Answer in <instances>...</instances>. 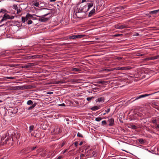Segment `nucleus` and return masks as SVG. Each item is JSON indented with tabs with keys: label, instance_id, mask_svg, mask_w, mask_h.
I'll return each instance as SVG.
<instances>
[{
	"label": "nucleus",
	"instance_id": "79ce46f5",
	"mask_svg": "<svg viewBox=\"0 0 159 159\" xmlns=\"http://www.w3.org/2000/svg\"><path fill=\"white\" fill-rule=\"evenodd\" d=\"M102 118L101 117H97L95 118V120L97 121H99L102 120Z\"/></svg>",
	"mask_w": 159,
	"mask_h": 159
},
{
	"label": "nucleus",
	"instance_id": "6e6d98bb",
	"mask_svg": "<svg viewBox=\"0 0 159 159\" xmlns=\"http://www.w3.org/2000/svg\"><path fill=\"white\" fill-rule=\"evenodd\" d=\"M122 35V34H115L114 35V36H115V37H119V36H120L121 35Z\"/></svg>",
	"mask_w": 159,
	"mask_h": 159
},
{
	"label": "nucleus",
	"instance_id": "6e6552de",
	"mask_svg": "<svg viewBox=\"0 0 159 159\" xmlns=\"http://www.w3.org/2000/svg\"><path fill=\"white\" fill-rule=\"evenodd\" d=\"M151 94H142V95H139V96H137L134 98H132L131 99H134V100H133V101H132V102H134V101H135V100H138L139 99H140V98H144V97H148L150 95H151Z\"/></svg>",
	"mask_w": 159,
	"mask_h": 159
},
{
	"label": "nucleus",
	"instance_id": "f704fd0d",
	"mask_svg": "<svg viewBox=\"0 0 159 159\" xmlns=\"http://www.w3.org/2000/svg\"><path fill=\"white\" fill-rule=\"evenodd\" d=\"M106 82L104 81H102V80H100V81H98V82H97V83H98V84H105V83H106Z\"/></svg>",
	"mask_w": 159,
	"mask_h": 159
},
{
	"label": "nucleus",
	"instance_id": "8fccbe9b",
	"mask_svg": "<svg viewBox=\"0 0 159 159\" xmlns=\"http://www.w3.org/2000/svg\"><path fill=\"white\" fill-rule=\"evenodd\" d=\"M32 57V55L27 56L26 58L27 59H33Z\"/></svg>",
	"mask_w": 159,
	"mask_h": 159
},
{
	"label": "nucleus",
	"instance_id": "7c9ffc66",
	"mask_svg": "<svg viewBox=\"0 0 159 159\" xmlns=\"http://www.w3.org/2000/svg\"><path fill=\"white\" fill-rule=\"evenodd\" d=\"M138 141L139 143L141 144H143L144 143V140L142 139H138Z\"/></svg>",
	"mask_w": 159,
	"mask_h": 159
},
{
	"label": "nucleus",
	"instance_id": "680f3d73",
	"mask_svg": "<svg viewBox=\"0 0 159 159\" xmlns=\"http://www.w3.org/2000/svg\"><path fill=\"white\" fill-rule=\"evenodd\" d=\"M75 159H84L83 158H81V157H76Z\"/></svg>",
	"mask_w": 159,
	"mask_h": 159
},
{
	"label": "nucleus",
	"instance_id": "20e7f679",
	"mask_svg": "<svg viewBox=\"0 0 159 159\" xmlns=\"http://www.w3.org/2000/svg\"><path fill=\"white\" fill-rule=\"evenodd\" d=\"M62 131V129L59 126H55L52 131V133L53 134H57L61 133Z\"/></svg>",
	"mask_w": 159,
	"mask_h": 159
},
{
	"label": "nucleus",
	"instance_id": "b1692460",
	"mask_svg": "<svg viewBox=\"0 0 159 159\" xmlns=\"http://www.w3.org/2000/svg\"><path fill=\"white\" fill-rule=\"evenodd\" d=\"M36 103L35 102L33 104V105L31 106H30V107L28 108V110H30L33 109L36 106Z\"/></svg>",
	"mask_w": 159,
	"mask_h": 159
},
{
	"label": "nucleus",
	"instance_id": "4be33fe9",
	"mask_svg": "<svg viewBox=\"0 0 159 159\" xmlns=\"http://www.w3.org/2000/svg\"><path fill=\"white\" fill-rule=\"evenodd\" d=\"M86 35L84 34L76 35V39H80L85 37Z\"/></svg>",
	"mask_w": 159,
	"mask_h": 159
},
{
	"label": "nucleus",
	"instance_id": "a18cd8bd",
	"mask_svg": "<svg viewBox=\"0 0 159 159\" xmlns=\"http://www.w3.org/2000/svg\"><path fill=\"white\" fill-rule=\"evenodd\" d=\"M107 125V122L106 120H103L102 122V125L103 126L106 125Z\"/></svg>",
	"mask_w": 159,
	"mask_h": 159
},
{
	"label": "nucleus",
	"instance_id": "f8f14e48",
	"mask_svg": "<svg viewBox=\"0 0 159 159\" xmlns=\"http://www.w3.org/2000/svg\"><path fill=\"white\" fill-rule=\"evenodd\" d=\"M108 121L109 122V126H112L114 125V119L113 118H111L110 119H109Z\"/></svg>",
	"mask_w": 159,
	"mask_h": 159
},
{
	"label": "nucleus",
	"instance_id": "603ef678",
	"mask_svg": "<svg viewBox=\"0 0 159 159\" xmlns=\"http://www.w3.org/2000/svg\"><path fill=\"white\" fill-rule=\"evenodd\" d=\"M17 65L16 64H11L9 65L10 67H14L16 66Z\"/></svg>",
	"mask_w": 159,
	"mask_h": 159
},
{
	"label": "nucleus",
	"instance_id": "ea45409f",
	"mask_svg": "<svg viewBox=\"0 0 159 159\" xmlns=\"http://www.w3.org/2000/svg\"><path fill=\"white\" fill-rule=\"evenodd\" d=\"M13 8L15 9L17 11V10L18 9L19 7H18L16 5L14 4L13 6Z\"/></svg>",
	"mask_w": 159,
	"mask_h": 159
},
{
	"label": "nucleus",
	"instance_id": "de8ad7c7",
	"mask_svg": "<svg viewBox=\"0 0 159 159\" xmlns=\"http://www.w3.org/2000/svg\"><path fill=\"white\" fill-rule=\"evenodd\" d=\"M118 67L110 69V71H112L114 70H118Z\"/></svg>",
	"mask_w": 159,
	"mask_h": 159
},
{
	"label": "nucleus",
	"instance_id": "6ab92c4d",
	"mask_svg": "<svg viewBox=\"0 0 159 159\" xmlns=\"http://www.w3.org/2000/svg\"><path fill=\"white\" fill-rule=\"evenodd\" d=\"M96 102H104V99L103 97H100L98 98L96 100Z\"/></svg>",
	"mask_w": 159,
	"mask_h": 159
},
{
	"label": "nucleus",
	"instance_id": "1a4fd4ad",
	"mask_svg": "<svg viewBox=\"0 0 159 159\" xmlns=\"http://www.w3.org/2000/svg\"><path fill=\"white\" fill-rule=\"evenodd\" d=\"M10 16L7 14V13H5L3 15V17L0 21V23L4 21H6L7 19H10Z\"/></svg>",
	"mask_w": 159,
	"mask_h": 159
},
{
	"label": "nucleus",
	"instance_id": "37998d69",
	"mask_svg": "<svg viewBox=\"0 0 159 159\" xmlns=\"http://www.w3.org/2000/svg\"><path fill=\"white\" fill-rule=\"evenodd\" d=\"M31 20V19H29L27 20V23L28 25H30L32 23L33 21Z\"/></svg>",
	"mask_w": 159,
	"mask_h": 159
},
{
	"label": "nucleus",
	"instance_id": "7ed1b4c3",
	"mask_svg": "<svg viewBox=\"0 0 159 159\" xmlns=\"http://www.w3.org/2000/svg\"><path fill=\"white\" fill-rule=\"evenodd\" d=\"M9 135V134L8 133H6L5 134H4L1 139V142L0 143V144L2 145V146L4 144H6L7 143V141L11 139H10L9 138H7L5 140H4Z\"/></svg>",
	"mask_w": 159,
	"mask_h": 159
},
{
	"label": "nucleus",
	"instance_id": "bf43d9fd",
	"mask_svg": "<svg viewBox=\"0 0 159 159\" xmlns=\"http://www.w3.org/2000/svg\"><path fill=\"white\" fill-rule=\"evenodd\" d=\"M74 145H75V147H76L78 145V142L77 141H76L74 143Z\"/></svg>",
	"mask_w": 159,
	"mask_h": 159
},
{
	"label": "nucleus",
	"instance_id": "5701e85b",
	"mask_svg": "<svg viewBox=\"0 0 159 159\" xmlns=\"http://www.w3.org/2000/svg\"><path fill=\"white\" fill-rule=\"evenodd\" d=\"M152 121V123L154 124L155 125L157 124V120L155 119L154 118H152L151 120Z\"/></svg>",
	"mask_w": 159,
	"mask_h": 159
},
{
	"label": "nucleus",
	"instance_id": "e433bc0d",
	"mask_svg": "<svg viewBox=\"0 0 159 159\" xmlns=\"http://www.w3.org/2000/svg\"><path fill=\"white\" fill-rule=\"evenodd\" d=\"M124 8L122 7H119L116 8V10H118V11H119L120 10H121L123 9Z\"/></svg>",
	"mask_w": 159,
	"mask_h": 159
},
{
	"label": "nucleus",
	"instance_id": "393cba45",
	"mask_svg": "<svg viewBox=\"0 0 159 159\" xmlns=\"http://www.w3.org/2000/svg\"><path fill=\"white\" fill-rule=\"evenodd\" d=\"M16 78L13 77H5L4 78V80H6V79H15Z\"/></svg>",
	"mask_w": 159,
	"mask_h": 159
},
{
	"label": "nucleus",
	"instance_id": "39448f33",
	"mask_svg": "<svg viewBox=\"0 0 159 159\" xmlns=\"http://www.w3.org/2000/svg\"><path fill=\"white\" fill-rule=\"evenodd\" d=\"M34 15H31L28 13L27 14L25 17L22 16L21 17V20L23 23H25L26 21H27L28 20L32 19L34 20L33 16H35Z\"/></svg>",
	"mask_w": 159,
	"mask_h": 159
},
{
	"label": "nucleus",
	"instance_id": "473e14b6",
	"mask_svg": "<svg viewBox=\"0 0 159 159\" xmlns=\"http://www.w3.org/2000/svg\"><path fill=\"white\" fill-rule=\"evenodd\" d=\"M69 39H76V35L70 36H69Z\"/></svg>",
	"mask_w": 159,
	"mask_h": 159
},
{
	"label": "nucleus",
	"instance_id": "ddd939ff",
	"mask_svg": "<svg viewBox=\"0 0 159 159\" xmlns=\"http://www.w3.org/2000/svg\"><path fill=\"white\" fill-rule=\"evenodd\" d=\"M33 63H29L26 65H24L22 66V68H28L31 67V66H34Z\"/></svg>",
	"mask_w": 159,
	"mask_h": 159
},
{
	"label": "nucleus",
	"instance_id": "aec40b11",
	"mask_svg": "<svg viewBox=\"0 0 159 159\" xmlns=\"http://www.w3.org/2000/svg\"><path fill=\"white\" fill-rule=\"evenodd\" d=\"M100 108V107L99 106H94L91 109L93 111H96L97 110L99 109Z\"/></svg>",
	"mask_w": 159,
	"mask_h": 159
},
{
	"label": "nucleus",
	"instance_id": "423d86ee",
	"mask_svg": "<svg viewBox=\"0 0 159 159\" xmlns=\"http://www.w3.org/2000/svg\"><path fill=\"white\" fill-rule=\"evenodd\" d=\"M20 134L19 132L17 131H15L12 137V140L14 141L17 140L20 138Z\"/></svg>",
	"mask_w": 159,
	"mask_h": 159
},
{
	"label": "nucleus",
	"instance_id": "a19ab883",
	"mask_svg": "<svg viewBox=\"0 0 159 159\" xmlns=\"http://www.w3.org/2000/svg\"><path fill=\"white\" fill-rule=\"evenodd\" d=\"M32 56L33 59L39 58L40 57L39 55H32Z\"/></svg>",
	"mask_w": 159,
	"mask_h": 159
},
{
	"label": "nucleus",
	"instance_id": "69168bd1",
	"mask_svg": "<svg viewBox=\"0 0 159 159\" xmlns=\"http://www.w3.org/2000/svg\"><path fill=\"white\" fill-rule=\"evenodd\" d=\"M68 149H66V150H65L64 151H62V152H63V153H65L67 150H68Z\"/></svg>",
	"mask_w": 159,
	"mask_h": 159
},
{
	"label": "nucleus",
	"instance_id": "774afa93",
	"mask_svg": "<svg viewBox=\"0 0 159 159\" xmlns=\"http://www.w3.org/2000/svg\"><path fill=\"white\" fill-rule=\"evenodd\" d=\"M83 141H81V142L80 143V144H79V145H82L83 144Z\"/></svg>",
	"mask_w": 159,
	"mask_h": 159
},
{
	"label": "nucleus",
	"instance_id": "0e129e2a",
	"mask_svg": "<svg viewBox=\"0 0 159 159\" xmlns=\"http://www.w3.org/2000/svg\"><path fill=\"white\" fill-rule=\"evenodd\" d=\"M14 16H10V19H13L14 18Z\"/></svg>",
	"mask_w": 159,
	"mask_h": 159
},
{
	"label": "nucleus",
	"instance_id": "f03ea898",
	"mask_svg": "<svg viewBox=\"0 0 159 159\" xmlns=\"http://www.w3.org/2000/svg\"><path fill=\"white\" fill-rule=\"evenodd\" d=\"M35 88L34 86H32L31 85H24L22 86H17L15 87L14 89L18 90H24L29 89H31Z\"/></svg>",
	"mask_w": 159,
	"mask_h": 159
},
{
	"label": "nucleus",
	"instance_id": "2eb2a0df",
	"mask_svg": "<svg viewBox=\"0 0 159 159\" xmlns=\"http://www.w3.org/2000/svg\"><path fill=\"white\" fill-rule=\"evenodd\" d=\"M31 3L32 4L33 6H34L36 7H39V3L38 1H37V0H35L33 1Z\"/></svg>",
	"mask_w": 159,
	"mask_h": 159
},
{
	"label": "nucleus",
	"instance_id": "bb28decb",
	"mask_svg": "<svg viewBox=\"0 0 159 159\" xmlns=\"http://www.w3.org/2000/svg\"><path fill=\"white\" fill-rule=\"evenodd\" d=\"M63 83V81L61 80H60L57 81H55L54 82V84H62Z\"/></svg>",
	"mask_w": 159,
	"mask_h": 159
},
{
	"label": "nucleus",
	"instance_id": "412c9836",
	"mask_svg": "<svg viewBox=\"0 0 159 159\" xmlns=\"http://www.w3.org/2000/svg\"><path fill=\"white\" fill-rule=\"evenodd\" d=\"M79 13V12H76L75 15L78 18H81L83 17V16L81 15V13Z\"/></svg>",
	"mask_w": 159,
	"mask_h": 159
},
{
	"label": "nucleus",
	"instance_id": "cd10ccee",
	"mask_svg": "<svg viewBox=\"0 0 159 159\" xmlns=\"http://www.w3.org/2000/svg\"><path fill=\"white\" fill-rule=\"evenodd\" d=\"M22 10V8H21L20 7H19L18 9L16 11V13L18 14H19L21 12V11Z\"/></svg>",
	"mask_w": 159,
	"mask_h": 159
},
{
	"label": "nucleus",
	"instance_id": "a211bd4d",
	"mask_svg": "<svg viewBox=\"0 0 159 159\" xmlns=\"http://www.w3.org/2000/svg\"><path fill=\"white\" fill-rule=\"evenodd\" d=\"M95 9L94 8H93L92 10H91L89 14V17H91L92 16L95 12Z\"/></svg>",
	"mask_w": 159,
	"mask_h": 159
},
{
	"label": "nucleus",
	"instance_id": "4d7b16f0",
	"mask_svg": "<svg viewBox=\"0 0 159 159\" xmlns=\"http://www.w3.org/2000/svg\"><path fill=\"white\" fill-rule=\"evenodd\" d=\"M110 108H108L107 110H105V111H106L107 113H108L110 111Z\"/></svg>",
	"mask_w": 159,
	"mask_h": 159
},
{
	"label": "nucleus",
	"instance_id": "c756f323",
	"mask_svg": "<svg viewBox=\"0 0 159 159\" xmlns=\"http://www.w3.org/2000/svg\"><path fill=\"white\" fill-rule=\"evenodd\" d=\"M9 52H7L6 51L3 52L1 53V55H2L4 56H6L8 55Z\"/></svg>",
	"mask_w": 159,
	"mask_h": 159
},
{
	"label": "nucleus",
	"instance_id": "c9c22d12",
	"mask_svg": "<svg viewBox=\"0 0 159 159\" xmlns=\"http://www.w3.org/2000/svg\"><path fill=\"white\" fill-rule=\"evenodd\" d=\"M27 104L28 105H32L33 104V101L31 100H29L27 102Z\"/></svg>",
	"mask_w": 159,
	"mask_h": 159
},
{
	"label": "nucleus",
	"instance_id": "864d4df0",
	"mask_svg": "<svg viewBox=\"0 0 159 159\" xmlns=\"http://www.w3.org/2000/svg\"><path fill=\"white\" fill-rule=\"evenodd\" d=\"M71 82L73 83H76L77 81L76 79H73L71 80Z\"/></svg>",
	"mask_w": 159,
	"mask_h": 159
},
{
	"label": "nucleus",
	"instance_id": "0eeeda50",
	"mask_svg": "<svg viewBox=\"0 0 159 159\" xmlns=\"http://www.w3.org/2000/svg\"><path fill=\"white\" fill-rule=\"evenodd\" d=\"M36 146H34L31 148V149L30 148H27L21 150V152L22 153L27 154L30 151H29V149H31V151H33L36 149Z\"/></svg>",
	"mask_w": 159,
	"mask_h": 159
},
{
	"label": "nucleus",
	"instance_id": "09e8293b",
	"mask_svg": "<svg viewBox=\"0 0 159 159\" xmlns=\"http://www.w3.org/2000/svg\"><path fill=\"white\" fill-rule=\"evenodd\" d=\"M77 136L78 137H80V138H83V137L82 134H81L80 133H77Z\"/></svg>",
	"mask_w": 159,
	"mask_h": 159
},
{
	"label": "nucleus",
	"instance_id": "9b49d317",
	"mask_svg": "<svg viewBox=\"0 0 159 159\" xmlns=\"http://www.w3.org/2000/svg\"><path fill=\"white\" fill-rule=\"evenodd\" d=\"M131 68L130 66H125V67H118V70H129L131 69Z\"/></svg>",
	"mask_w": 159,
	"mask_h": 159
},
{
	"label": "nucleus",
	"instance_id": "9d476101",
	"mask_svg": "<svg viewBox=\"0 0 159 159\" xmlns=\"http://www.w3.org/2000/svg\"><path fill=\"white\" fill-rule=\"evenodd\" d=\"M120 24H119L115 25V28L116 29H123L126 28L127 27V25H120Z\"/></svg>",
	"mask_w": 159,
	"mask_h": 159
},
{
	"label": "nucleus",
	"instance_id": "2f4dec72",
	"mask_svg": "<svg viewBox=\"0 0 159 159\" xmlns=\"http://www.w3.org/2000/svg\"><path fill=\"white\" fill-rule=\"evenodd\" d=\"M71 70L72 71H77V72H78L80 70V69L79 68H71Z\"/></svg>",
	"mask_w": 159,
	"mask_h": 159
},
{
	"label": "nucleus",
	"instance_id": "4c0bfd02",
	"mask_svg": "<svg viewBox=\"0 0 159 159\" xmlns=\"http://www.w3.org/2000/svg\"><path fill=\"white\" fill-rule=\"evenodd\" d=\"M157 12L158 11L157 10H156L150 11L149 12V13L150 14H156Z\"/></svg>",
	"mask_w": 159,
	"mask_h": 159
},
{
	"label": "nucleus",
	"instance_id": "dca6fc26",
	"mask_svg": "<svg viewBox=\"0 0 159 159\" xmlns=\"http://www.w3.org/2000/svg\"><path fill=\"white\" fill-rule=\"evenodd\" d=\"M87 8V6H84L83 7V8H81V9H79L77 11H76V12H79V13H81L82 12H84V9H86Z\"/></svg>",
	"mask_w": 159,
	"mask_h": 159
},
{
	"label": "nucleus",
	"instance_id": "052dcab7",
	"mask_svg": "<svg viewBox=\"0 0 159 159\" xmlns=\"http://www.w3.org/2000/svg\"><path fill=\"white\" fill-rule=\"evenodd\" d=\"M132 127L134 129H136V127H137L135 125H132Z\"/></svg>",
	"mask_w": 159,
	"mask_h": 159
},
{
	"label": "nucleus",
	"instance_id": "72a5a7b5",
	"mask_svg": "<svg viewBox=\"0 0 159 159\" xmlns=\"http://www.w3.org/2000/svg\"><path fill=\"white\" fill-rule=\"evenodd\" d=\"M94 98V97H88L87 98H86V99L89 102L92 99H93Z\"/></svg>",
	"mask_w": 159,
	"mask_h": 159
},
{
	"label": "nucleus",
	"instance_id": "f3484780",
	"mask_svg": "<svg viewBox=\"0 0 159 159\" xmlns=\"http://www.w3.org/2000/svg\"><path fill=\"white\" fill-rule=\"evenodd\" d=\"M158 58V56H154L153 57H151L147 58L145 59V60H153L157 59Z\"/></svg>",
	"mask_w": 159,
	"mask_h": 159
},
{
	"label": "nucleus",
	"instance_id": "c85d7f7f",
	"mask_svg": "<svg viewBox=\"0 0 159 159\" xmlns=\"http://www.w3.org/2000/svg\"><path fill=\"white\" fill-rule=\"evenodd\" d=\"M39 5H40V6L41 7H44V6H46L47 5V4L46 3H44L43 2H42L41 3H39Z\"/></svg>",
	"mask_w": 159,
	"mask_h": 159
},
{
	"label": "nucleus",
	"instance_id": "e2e57ef3",
	"mask_svg": "<svg viewBox=\"0 0 159 159\" xmlns=\"http://www.w3.org/2000/svg\"><path fill=\"white\" fill-rule=\"evenodd\" d=\"M59 105L60 106H65V105L64 103L61 104L60 105Z\"/></svg>",
	"mask_w": 159,
	"mask_h": 159
},
{
	"label": "nucleus",
	"instance_id": "49530a36",
	"mask_svg": "<svg viewBox=\"0 0 159 159\" xmlns=\"http://www.w3.org/2000/svg\"><path fill=\"white\" fill-rule=\"evenodd\" d=\"M116 59H117V60H124V58L122 57H116V58H115Z\"/></svg>",
	"mask_w": 159,
	"mask_h": 159
},
{
	"label": "nucleus",
	"instance_id": "3c124183",
	"mask_svg": "<svg viewBox=\"0 0 159 159\" xmlns=\"http://www.w3.org/2000/svg\"><path fill=\"white\" fill-rule=\"evenodd\" d=\"M155 128H156V129H159V125L157 124H155Z\"/></svg>",
	"mask_w": 159,
	"mask_h": 159
},
{
	"label": "nucleus",
	"instance_id": "5fc2aeb1",
	"mask_svg": "<svg viewBox=\"0 0 159 159\" xmlns=\"http://www.w3.org/2000/svg\"><path fill=\"white\" fill-rule=\"evenodd\" d=\"M153 107L159 111V107L156 106H154Z\"/></svg>",
	"mask_w": 159,
	"mask_h": 159
},
{
	"label": "nucleus",
	"instance_id": "13d9d810",
	"mask_svg": "<svg viewBox=\"0 0 159 159\" xmlns=\"http://www.w3.org/2000/svg\"><path fill=\"white\" fill-rule=\"evenodd\" d=\"M85 156L84 154H81L80 155V157H81V158H82L83 157H84Z\"/></svg>",
	"mask_w": 159,
	"mask_h": 159
},
{
	"label": "nucleus",
	"instance_id": "c03bdc74",
	"mask_svg": "<svg viewBox=\"0 0 159 159\" xmlns=\"http://www.w3.org/2000/svg\"><path fill=\"white\" fill-rule=\"evenodd\" d=\"M65 141H63L62 143L61 144L59 145V148H61L62 147L65 145Z\"/></svg>",
	"mask_w": 159,
	"mask_h": 159
},
{
	"label": "nucleus",
	"instance_id": "a878e982",
	"mask_svg": "<svg viewBox=\"0 0 159 159\" xmlns=\"http://www.w3.org/2000/svg\"><path fill=\"white\" fill-rule=\"evenodd\" d=\"M101 71H105L106 72H108L110 71V69H105V68H102L101 70Z\"/></svg>",
	"mask_w": 159,
	"mask_h": 159
},
{
	"label": "nucleus",
	"instance_id": "f257e3e1",
	"mask_svg": "<svg viewBox=\"0 0 159 159\" xmlns=\"http://www.w3.org/2000/svg\"><path fill=\"white\" fill-rule=\"evenodd\" d=\"M52 12V11L50 10L46 14L43 15L41 16H39V20L42 22H45L48 21L51 17L52 15L50 16L49 17H45L46 16L50 15Z\"/></svg>",
	"mask_w": 159,
	"mask_h": 159
},
{
	"label": "nucleus",
	"instance_id": "4468645a",
	"mask_svg": "<svg viewBox=\"0 0 159 159\" xmlns=\"http://www.w3.org/2000/svg\"><path fill=\"white\" fill-rule=\"evenodd\" d=\"M87 4L88 5V7H87V9L86 10H85V11H84V13L88 11H89V10L90 8L92 7L93 6V3L92 2L88 3Z\"/></svg>",
	"mask_w": 159,
	"mask_h": 159
},
{
	"label": "nucleus",
	"instance_id": "58836bf2",
	"mask_svg": "<svg viewBox=\"0 0 159 159\" xmlns=\"http://www.w3.org/2000/svg\"><path fill=\"white\" fill-rule=\"evenodd\" d=\"M34 126L33 125H31L29 127V130L30 132H31L34 129Z\"/></svg>",
	"mask_w": 159,
	"mask_h": 159
},
{
	"label": "nucleus",
	"instance_id": "338daca9",
	"mask_svg": "<svg viewBox=\"0 0 159 159\" xmlns=\"http://www.w3.org/2000/svg\"><path fill=\"white\" fill-rule=\"evenodd\" d=\"M144 55L143 54H141V53H138V56H143Z\"/></svg>",
	"mask_w": 159,
	"mask_h": 159
}]
</instances>
